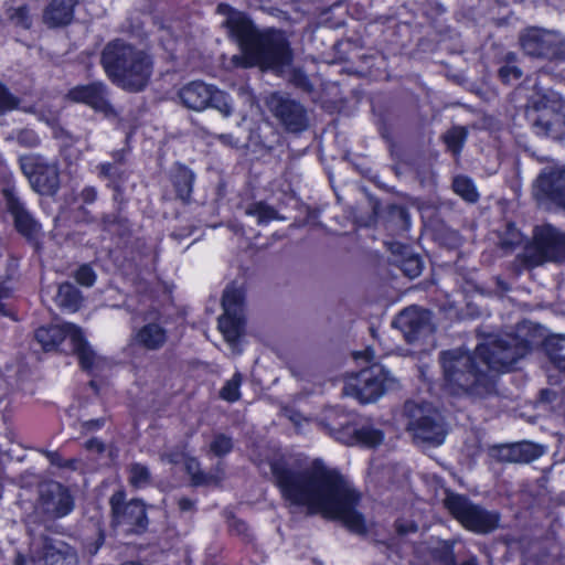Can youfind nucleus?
<instances>
[{
  "label": "nucleus",
  "mask_w": 565,
  "mask_h": 565,
  "mask_svg": "<svg viewBox=\"0 0 565 565\" xmlns=\"http://www.w3.org/2000/svg\"><path fill=\"white\" fill-rule=\"evenodd\" d=\"M409 343L416 342L433 332L431 313L417 306L405 308L393 321Z\"/></svg>",
  "instance_id": "14"
},
{
  "label": "nucleus",
  "mask_w": 565,
  "mask_h": 565,
  "mask_svg": "<svg viewBox=\"0 0 565 565\" xmlns=\"http://www.w3.org/2000/svg\"><path fill=\"white\" fill-rule=\"evenodd\" d=\"M565 105L553 92L532 97L527 117L540 137L562 140L565 137Z\"/></svg>",
  "instance_id": "5"
},
{
  "label": "nucleus",
  "mask_w": 565,
  "mask_h": 565,
  "mask_svg": "<svg viewBox=\"0 0 565 565\" xmlns=\"http://www.w3.org/2000/svg\"><path fill=\"white\" fill-rule=\"evenodd\" d=\"M519 41L523 52L533 57L557 58L565 51L561 34L540 28L523 30Z\"/></svg>",
  "instance_id": "13"
},
{
  "label": "nucleus",
  "mask_w": 565,
  "mask_h": 565,
  "mask_svg": "<svg viewBox=\"0 0 565 565\" xmlns=\"http://www.w3.org/2000/svg\"><path fill=\"white\" fill-rule=\"evenodd\" d=\"M20 167L35 192L51 195L57 191L60 178L54 162L38 154H28L20 157Z\"/></svg>",
  "instance_id": "11"
},
{
  "label": "nucleus",
  "mask_w": 565,
  "mask_h": 565,
  "mask_svg": "<svg viewBox=\"0 0 565 565\" xmlns=\"http://www.w3.org/2000/svg\"><path fill=\"white\" fill-rule=\"evenodd\" d=\"M246 214L257 218L258 224H267L277 218V212L263 202L250 204L246 209Z\"/></svg>",
  "instance_id": "32"
},
{
  "label": "nucleus",
  "mask_w": 565,
  "mask_h": 565,
  "mask_svg": "<svg viewBox=\"0 0 565 565\" xmlns=\"http://www.w3.org/2000/svg\"><path fill=\"white\" fill-rule=\"evenodd\" d=\"M397 386V380L388 370L374 364L351 376L344 384L343 393L361 403H372Z\"/></svg>",
  "instance_id": "6"
},
{
  "label": "nucleus",
  "mask_w": 565,
  "mask_h": 565,
  "mask_svg": "<svg viewBox=\"0 0 565 565\" xmlns=\"http://www.w3.org/2000/svg\"><path fill=\"white\" fill-rule=\"evenodd\" d=\"M543 454L542 447L532 443L500 446L492 449V456L507 462H529Z\"/></svg>",
  "instance_id": "22"
},
{
  "label": "nucleus",
  "mask_w": 565,
  "mask_h": 565,
  "mask_svg": "<svg viewBox=\"0 0 565 565\" xmlns=\"http://www.w3.org/2000/svg\"><path fill=\"white\" fill-rule=\"evenodd\" d=\"M55 302L58 307L74 312L81 307L82 296L75 286L70 282H64L58 287Z\"/></svg>",
  "instance_id": "29"
},
{
  "label": "nucleus",
  "mask_w": 565,
  "mask_h": 565,
  "mask_svg": "<svg viewBox=\"0 0 565 565\" xmlns=\"http://www.w3.org/2000/svg\"><path fill=\"white\" fill-rule=\"evenodd\" d=\"M8 394L6 381L0 376V401Z\"/></svg>",
  "instance_id": "50"
},
{
  "label": "nucleus",
  "mask_w": 565,
  "mask_h": 565,
  "mask_svg": "<svg viewBox=\"0 0 565 565\" xmlns=\"http://www.w3.org/2000/svg\"><path fill=\"white\" fill-rule=\"evenodd\" d=\"M102 64L115 84L129 90L143 89L152 73L151 58L143 51L120 40L105 46Z\"/></svg>",
  "instance_id": "4"
},
{
  "label": "nucleus",
  "mask_w": 565,
  "mask_h": 565,
  "mask_svg": "<svg viewBox=\"0 0 565 565\" xmlns=\"http://www.w3.org/2000/svg\"><path fill=\"white\" fill-rule=\"evenodd\" d=\"M222 306L224 313L218 319V329L226 342L235 349L244 332L243 292L235 287L224 290Z\"/></svg>",
  "instance_id": "12"
},
{
  "label": "nucleus",
  "mask_w": 565,
  "mask_h": 565,
  "mask_svg": "<svg viewBox=\"0 0 565 565\" xmlns=\"http://www.w3.org/2000/svg\"><path fill=\"white\" fill-rule=\"evenodd\" d=\"M3 196L6 200L7 209L13 216L18 232L28 238H35L41 230V226L25 209L23 202H21L14 189H4Z\"/></svg>",
  "instance_id": "18"
},
{
  "label": "nucleus",
  "mask_w": 565,
  "mask_h": 565,
  "mask_svg": "<svg viewBox=\"0 0 565 565\" xmlns=\"http://www.w3.org/2000/svg\"><path fill=\"white\" fill-rule=\"evenodd\" d=\"M15 565H28L25 557L22 555H18L15 559Z\"/></svg>",
  "instance_id": "54"
},
{
  "label": "nucleus",
  "mask_w": 565,
  "mask_h": 565,
  "mask_svg": "<svg viewBox=\"0 0 565 565\" xmlns=\"http://www.w3.org/2000/svg\"><path fill=\"white\" fill-rule=\"evenodd\" d=\"M241 375L235 373L221 390V397L227 402H236L239 398Z\"/></svg>",
  "instance_id": "36"
},
{
  "label": "nucleus",
  "mask_w": 565,
  "mask_h": 565,
  "mask_svg": "<svg viewBox=\"0 0 565 565\" xmlns=\"http://www.w3.org/2000/svg\"><path fill=\"white\" fill-rule=\"evenodd\" d=\"M347 431H340L337 440L345 445H362L366 447H375L383 441L382 430L372 425H363L356 428L352 425L345 427Z\"/></svg>",
  "instance_id": "23"
},
{
  "label": "nucleus",
  "mask_w": 565,
  "mask_h": 565,
  "mask_svg": "<svg viewBox=\"0 0 565 565\" xmlns=\"http://www.w3.org/2000/svg\"><path fill=\"white\" fill-rule=\"evenodd\" d=\"M78 0H52L43 13V20L49 26L68 24L73 19L74 7Z\"/></svg>",
  "instance_id": "26"
},
{
  "label": "nucleus",
  "mask_w": 565,
  "mask_h": 565,
  "mask_svg": "<svg viewBox=\"0 0 565 565\" xmlns=\"http://www.w3.org/2000/svg\"><path fill=\"white\" fill-rule=\"evenodd\" d=\"M523 257L530 266L565 258V234L551 225L536 227L534 241L525 248Z\"/></svg>",
  "instance_id": "10"
},
{
  "label": "nucleus",
  "mask_w": 565,
  "mask_h": 565,
  "mask_svg": "<svg viewBox=\"0 0 565 565\" xmlns=\"http://www.w3.org/2000/svg\"><path fill=\"white\" fill-rule=\"evenodd\" d=\"M46 457L49 458L50 462L57 467H68L72 466V461H64L56 452H46Z\"/></svg>",
  "instance_id": "46"
},
{
  "label": "nucleus",
  "mask_w": 565,
  "mask_h": 565,
  "mask_svg": "<svg viewBox=\"0 0 565 565\" xmlns=\"http://www.w3.org/2000/svg\"><path fill=\"white\" fill-rule=\"evenodd\" d=\"M67 96L71 100L83 103L106 116L114 114L113 106L108 99L106 86L103 83L97 82L88 85L76 86L68 92Z\"/></svg>",
  "instance_id": "17"
},
{
  "label": "nucleus",
  "mask_w": 565,
  "mask_h": 565,
  "mask_svg": "<svg viewBox=\"0 0 565 565\" xmlns=\"http://www.w3.org/2000/svg\"><path fill=\"white\" fill-rule=\"evenodd\" d=\"M130 484L135 488H145L150 483V472L147 467L135 463L130 467Z\"/></svg>",
  "instance_id": "35"
},
{
  "label": "nucleus",
  "mask_w": 565,
  "mask_h": 565,
  "mask_svg": "<svg viewBox=\"0 0 565 565\" xmlns=\"http://www.w3.org/2000/svg\"><path fill=\"white\" fill-rule=\"evenodd\" d=\"M452 188L458 195L468 202H476L479 198L473 182L467 177H456L452 182Z\"/></svg>",
  "instance_id": "31"
},
{
  "label": "nucleus",
  "mask_w": 565,
  "mask_h": 565,
  "mask_svg": "<svg viewBox=\"0 0 565 565\" xmlns=\"http://www.w3.org/2000/svg\"><path fill=\"white\" fill-rule=\"evenodd\" d=\"M17 140L19 143L26 146V147H34L40 141L38 135L33 130H30V129H23V130L18 131Z\"/></svg>",
  "instance_id": "40"
},
{
  "label": "nucleus",
  "mask_w": 565,
  "mask_h": 565,
  "mask_svg": "<svg viewBox=\"0 0 565 565\" xmlns=\"http://www.w3.org/2000/svg\"><path fill=\"white\" fill-rule=\"evenodd\" d=\"M233 137L231 135H221L220 140L224 143H230L232 141Z\"/></svg>",
  "instance_id": "53"
},
{
  "label": "nucleus",
  "mask_w": 565,
  "mask_h": 565,
  "mask_svg": "<svg viewBox=\"0 0 565 565\" xmlns=\"http://www.w3.org/2000/svg\"><path fill=\"white\" fill-rule=\"evenodd\" d=\"M74 351L78 358V362L83 370L87 371L89 374L94 376H98L107 371L111 363L105 356L98 354L84 339L81 337V340L74 348Z\"/></svg>",
  "instance_id": "24"
},
{
  "label": "nucleus",
  "mask_w": 565,
  "mask_h": 565,
  "mask_svg": "<svg viewBox=\"0 0 565 565\" xmlns=\"http://www.w3.org/2000/svg\"><path fill=\"white\" fill-rule=\"evenodd\" d=\"M82 335V330L73 323H62L47 328H40L35 332L36 341L45 351L57 349L65 339H70L74 349Z\"/></svg>",
  "instance_id": "20"
},
{
  "label": "nucleus",
  "mask_w": 565,
  "mask_h": 565,
  "mask_svg": "<svg viewBox=\"0 0 565 565\" xmlns=\"http://www.w3.org/2000/svg\"><path fill=\"white\" fill-rule=\"evenodd\" d=\"M104 425L103 419H94V420H87L83 424V427L87 430H95L100 428Z\"/></svg>",
  "instance_id": "48"
},
{
  "label": "nucleus",
  "mask_w": 565,
  "mask_h": 565,
  "mask_svg": "<svg viewBox=\"0 0 565 565\" xmlns=\"http://www.w3.org/2000/svg\"><path fill=\"white\" fill-rule=\"evenodd\" d=\"M210 452L216 457H222L230 454L233 449V440L224 434H217L209 446Z\"/></svg>",
  "instance_id": "34"
},
{
  "label": "nucleus",
  "mask_w": 565,
  "mask_h": 565,
  "mask_svg": "<svg viewBox=\"0 0 565 565\" xmlns=\"http://www.w3.org/2000/svg\"><path fill=\"white\" fill-rule=\"evenodd\" d=\"M534 194L539 200H551L565 209V170L542 173L535 183Z\"/></svg>",
  "instance_id": "21"
},
{
  "label": "nucleus",
  "mask_w": 565,
  "mask_h": 565,
  "mask_svg": "<svg viewBox=\"0 0 565 565\" xmlns=\"http://www.w3.org/2000/svg\"><path fill=\"white\" fill-rule=\"evenodd\" d=\"M269 110L290 131H300L307 127V116L303 107L282 95L273 94L267 99Z\"/></svg>",
  "instance_id": "15"
},
{
  "label": "nucleus",
  "mask_w": 565,
  "mask_h": 565,
  "mask_svg": "<svg viewBox=\"0 0 565 565\" xmlns=\"http://www.w3.org/2000/svg\"><path fill=\"white\" fill-rule=\"evenodd\" d=\"M75 278L81 285L90 287L95 282L96 275L89 266L83 265L77 269Z\"/></svg>",
  "instance_id": "39"
},
{
  "label": "nucleus",
  "mask_w": 565,
  "mask_h": 565,
  "mask_svg": "<svg viewBox=\"0 0 565 565\" xmlns=\"http://www.w3.org/2000/svg\"><path fill=\"white\" fill-rule=\"evenodd\" d=\"M467 130L465 127L458 126L451 128L445 136L444 140L448 149L454 153L458 154L466 141Z\"/></svg>",
  "instance_id": "33"
},
{
  "label": "nucleus",
  "mask_w": 565,
  "mask_h": 565,
  "mask_svg": "<svg viewBox=\"0 0 565 565\" xmlns=\"http://www.w3.org/2000/svg\"><path fill=\"white\" fill-rule=\"evenodd\" d=\"M97 174L102 179H107L111 183L117 182L121 179L122 171L120 170L119 166L116 163L105 162L100 163L96 167Z\"/></svg>",
  "instance_id": "37"
},
{
  "label": "nucleus",
  "mask_w": 565,
  "mask_h": 565,
  "mask_svg": "<svg viewBox=\"0 0 565 565\" xmlns=\"http://www.w3.org/2000/svg\"><path fill=\"white\" fill-rule=\"evenodd\" d=\"M512 244H514V242H502L503 247L511 246Z\"/></svg>",
  "instance_id": "55"
},
{
  "label": "nucleus",
  "mask_w": 565,
  "mask_h": 565,
  "mask_svg": "<svg viewBox=\"0 0 565 565\" xmlns=\"http://www.w3.org/2000/svg\"><path fill=\"white\" fill-rule=\"evenodd\" d=\"M97 191L93 186H86L81 192V198L85 203H93L96 200Z\"/></svg>",
  "instance_id": "45"
},
{
  "label": "nucleus",
  "mask_w": 565,
  "mask_h": 565,
  "mask_svg": "<svg viewBox=\"0 0 565 565\" xmlns=\"http://www.w3.org/2000/svg\"><path fill=\"white\" fill-rule=\"evenodd\" d=\"M68 547L61 541L44 539L34 562L39 565H56L64 559Z\"/></svg>",
  "instance_id": "28"
},
{
  "label": "nucleus",
  "mask_w": 565,
  "mask_h": 565,
  "mask_svg": "<svg viewBox=\"0 0 565 565\" xmlns=\"http://www.w3.org/2000/svg\"><path fill=\"white\" fill-rule=\"evenodd\" d=\"M193 173L186 168H180L174 177V186L178 196L185 201L192 192Z\"/></svg>",
  "instance_id": "30"
},
{
  "label": "nucleus",
  "mask_w": 565,
  "mask_h": 565,
  "mask_svg": "<svg viewBox=\"0 0 565 565\" xmlns=\"http://www.w3.org/2000/svg\"><path fill=\"white\" fill-rule=\"evenodd\" d=\"M527 352L529 344L511 334L479 344L475 355L462 349L444 351L439 356L444 386L454 395H480L492 384L487 370L509 371Z\"/></svg>",
  "instance_id": "2"
},
{
  "label": "nucleus",
  "mask_w": 565,
  "mask_h": 565,
  "mask_svg": "<svg viewBox=\"0 0 565 565\" xmlns=\"http://www.w3.org/2000/svg\"><path fill=\"white\" fill-rule=\"evenodd\" d=\"M407 430L416 440L441 445L446 438L445 423L441 414L430 404H405Z\"/></svg>",
  "instance_id": "7"
},
{
  "label": "nucleus",
  "mask_w": 565,
  "mask_h": 565,
  "mask_svg": "<svg viewBox=\"0 0 565 565\" xmlns=\"http://www.w3.org/2000/svg\"><path fill=\"white\" fill-rule=\"evenodd\" d=\"M85 447L88 450H96L98 452H102L104 450V445L97 439H90L86 441Z\"/></svg>",
  "instance_id": "47"
},
{
  "label": "nucleus",
  "mask_w": 565,
  "mask_h": 565,
  "mask_svg": "<svg viewBox=\"0 0 565 565\" xmlns=\"http://www.w3.org/2000/svg\"><path fill=\"white\" fill-rule=\"evenodd\" d=\"M217 11L226 17L223 24L241 49V55H234L232 58L236 66L258 65L262 68H279L291 62L292 53L281 31L259 32L244 13L233 10L227 4H220Z\"/></svg>",
  "instance_id": "3"
},
{
  "label": "nucleus",
  "mask_w": 565,
  "mask_h": 565,
  "mask_svg": "<svg viewBox=\"0 0 565 565\" xmlns=\"http://www.w3.org/2000/svg\"><path fill=\"white\" fill-rule=\"evenodd\" d=\"M192 505H193V503H192V501H191V500H189V499H181V500L179 501V507H180V509H181V510H183V511L191 510V509H192Z\"/></svg>",
  "instance_id": "49"
},
{
  "label": "nucleus",
  "mask_w": 565,
  "mask_h": 565,
  "mask_svg": "<svg viewBox=\"0 0 565 565\" xmlns=\"http://www.w3.org/2000/svg\"><path fill=\"white\" fill-rule=\"evenodd\" d=\"M499 74L503 82L509 83L519 79L522 72L516 66L505 65L500 68Z\"/></svg>",
  "instance_id": "43"
},
{
  "label": "nucleus",
  "mask_w": 565,
  "mask_h": 565,
  "mask_svg": "<svg viewBox=\"0 0 565 565\" xmlns=\"http://www.w3.org/2000/svg\"><path fill=\"white\" fill-rule=\"evenodd\" d=\"M6 297V292L3 290V288L0 286V299Z\"/></svg>",
  "instance_id": "56"
},
{
  "label": "nucleus",
  "mask_w": 565,
  "mask_h": 565,
  "mask_svg": "<svg viewBox=\"0 0 565 565\" xmlns=\"http://www.w3.org/2000/svg\"><path fill=\"white\" fill-rule=\"evenodd\" d=\"M11 19L14 23L28 29L31 25V19L29 15V10L25 7H19L13 10L11 14Z\"/></svg>",
  "instance_id": "41"
},
{
  "label": "nucleus",
  "mask_w": 565,
  "mask_h": 565,
  "mask_svg": "<svg viewBox=\"0 0 565 565\" xmlns=\"http://www.w3.org/2000/svg\"><path fill=\"white\" fill-rule=\"evenodd\" d=\"M168 460H169L170 462H174V461H175V459H172V458H168Z\"/></svg>",
  "instance_id": "57"
},
{
  "label": "nucleus",
  "mask_w": 565,
  "mask_h": 565,
  "mask_svg": "<svg viewBox=\"0 0 565 565\" xmlns=\"http://www.w3.org/2000/svg\"><path fill=\"white\" fill-rule=\"evenodd\" d=\"M271 472L284 499L290 505L305 507L309 513H321L340 520L355 533L365 530L361 513L355 510L359 495L334 470L313 465L303 471L292 470L282 461L271 463Z\"/></svg>",
  "instance_id": "1"
},
{
  "label": "nucleus",
  "mask_w": 565,
  "mask_h": 565,
  "mask_svg": "<svg viewBox=\"0 0 565 565\" xmlns=\"http://www.w3.org/2000/svg\"><path fill=\"white\" fill-rule=\"evenodd\" d=\"M179 98L184 107L194 111L212 107L224 117H230L233 113L228 95L201 81H194L183 86L179 90Z\"/></svg>",
  "instance_id": "9"
},
{
  "label": "nucleus",
  "mask_w": 565,
  "mask_h": 565,
  "mask_svg": "<svg viewBox=\"0 0 565 565\" xmlns=\"http://www.w3.org/2000/svg\"><path fill=\"white\" fill-rule=\"evenodd\" d=\"M167 330L157 321L148 322L137 330L135 342L147 350H158L167 342Z\"/></svg>",
  "instance_id": "25"
},
{
  "label": "nucleus",
  "mask_w": 565,
  "mask_h": 565,
  "mask_svg": "<svg viewBox=\"0 0 565 565\" xmlns=\"http://www.w3.org/2000/svg\"><path fill=\"white\" fill-rule=\"evenodd\" d=\"M445 507L469 531L486 534L499 526L500 516L497 512L472 503L465 495L448 493L445 498Z\"/></svg>",
  "instance_id": "8"
},
{
  "label": "nucleus",
  "mask_w": 565,
  "mask_h": 565,
  "mask_svg": "<svg viewBox=\"0 0 565 565\" xmlns=\"http://www.w3.org/2000/svg\"><path fill=\"white\" fill-rule=\"evenodd\" d=\"M111 512L116 524H130L142 526L146 521V509L141 501L131 500L125 502V494L121 491L114 493L110 498Z\"/></svg>",
  "instance_id": "19"
},
{
  "label": "nucleus",
  "mask_w": 565,
  "mask_h": 565,
  "mask_svg": "<svg viewBox=\"0 0 565 565\" xmlns=\"http://www.w3.org/2000/svg\"><path fill=\"white\" fill-rule=\"evenodd\" d=\"M318 424L326 429L334 439L340 431H347L350 426L348 416L339 408L327 407L317 416Z\"/></svg>",
  "instance_id": "27"
},
{
  "label": "nucleus",
  "mask_w": 565,
  "mask_h": 565,
  "mask_svg": "<svg viewBox=\"0 0 565 565\" xmlns=\"http://www.w3.org/2000/svg\"><path fill=\"white\" fill-rule=\"evenodd\" d=\"M401 268L406 276L409 278H415L420 275L423 270V264L418 256L409 255L402 262Z\"/></svg>",
  "instance_id": "38"
},
{
  "label": "nucleus",
  "mask_w": 565,
  "mask_h": 565,
  "mask_svg": "<svg viewBox=\"0 0 565 565\" xmlns=\"http://www.w3.org/2000/svg\"><path fill=\"white\" fill-rule=\"evenodd\" d=\"M416 526L411 524L408 527L403 526L402 524L397 525V531L402 534L408 533L409 531H415Z\"/></svg>",
  "instance_id": "51"
},
{
  "label": "nucleus",
  "mask_w": 565,
  "mask_h": 565,
  "mask_svg": "<svg viewBox=\"0 0 565 565\" xmlns=\"http://www.w3.org/2000/svg\"><path fill=\"white\" fill-rule=\"evenodd\" d=\"M186 469L192 476V480L195 484H203L209 482L206 476L199 470V463L195 459H190L186 462Z\"/></svg>",
  "instance_id": "42"
},
{
  "label": "nucleus",
  "mask_w": 565,
  "mask_h": 565,
  "mask_svg": "<svg viewBox=\"0 0 565 565\" xmlns=\"http://www.w3.org/2000/svg\"><path fill=\"white\" fill-rule=\"evenodd\" d=\"M17 106L14 97H12L7 89L0 85V113L12 109Z\"/></svg>",
  "instance_id": "44"
},
{
  "label": "nucleus",
  "mask_w": 565,
  "mask_h": 565,
  "mask_svg": "<svg viewBox=\"0 0 565 565\" xmlns=\"http://www.w3.org/2000/svg\"><path fill=\"white\" fill-rule=\"evenodd\" d=\"M461 565H478V561L475 556L469 557Z\"/></svg>",
  "instance_id": "52"
},
{
  "label": "nucleus",
  "mask_w": 565,
  "mask_h": 565,
  "mask_svg": "<svg viewBox=\"0 0 565 565\" xmlns=\"http://www.w3.org/2000/svg\"><path fill=\"white\" fill-rule=\"evenodd\" d=\"M40 508L46 514L62 518L73 509L68 491L57 482H49L40 489Z\"/></svg>",
  "instance_id": "16"
}]
</instances>
